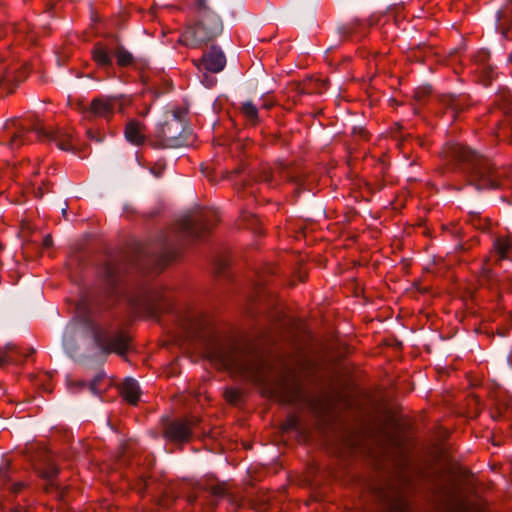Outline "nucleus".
<instances>
[{
    "instance_id": "423d86ee",
    "label": "nucleus",
    "mask_w": 512,
    "mask_h": 512,
    "mask_svg": "<svg viewBox=\"0 0 512 512\" xmlns=\"http://www.w3.org/2000/svg\"><path fill=\"white\" fill-rule=\"evenodd\" d=\"M5 133L8 137V145L15 149L27 142V135L33 131L40 139H50L56 142L57 146L64 151H70L72 145L70 143V136H65L59 133L46 131L43 127L36 124L25 125L18 120H9L6 122Z\"/></svg>"
},
{
    "instance_id": "a19ab883",
    "label": "nucleus",
    "mask_w": 512,
    "mask_h": 512,
    "mask_svg": "<svg viewBox=\"0 0 512 512\" xmlns=\"http://www.w3.org/2000/svg\"><path fill=\"white\" fill-rule=\"evenodd\" d=\"M62 214L65 216L67 214V209L66 208H63L62 209Z\"/></svg>"
},
{
    "instance_id": "6e6552de",
    "label": "nucleus",
    "mask_w": 512,
    "mask_h": 512,
    "mask_svg": "<svg viewBox=\"0 0 512 512\" xmlns=\"http://www.w3.org/2000/svg\"><path fill=\"white\" fill-rule=\"evenodd\" d=\"M135 301L142 305L154 319H158L162 313H169L173 310L171 300L161 289L145 290Z\"/></svg>"
},
{
    "instance_id": "bb28decb",
    "label": "nucleus",
    "mask_w": 512,
    "mask_h": 512,
    "mask_svg": "<svg viewBox=\"0 0 512 512\" xmlns=\"http://www.w3.org/2000/svg\"><path fill=\"white\" fill-rule=\"evenodd\" d=\"M104 377V373H98L89 384H87L86 382H81L80 385L83 387H88V389L94 395H97L102 391L101 382L103 381Z\"/></svg>"
},
{
    "instance_id": "7ed1b4c3",
    "label": "nucleus",
    "mask_w": 512,
    "mask_h": 512,
    "mask_svg": "<svg viewBox=\"0 0 512 512\" xmlns=\"http://www.w3.org/2000/svg\"><path fill=\"white\" fill-rule=\"evenodd\" d=\"M442 156L465 176L468 185L478 192L500 189L505 179L509 180L504 168L497 167L491 159L458 143H447Z\"/></svg>"
},
{
    "instance_id": "79ce46f5",
    "label": "nucleus",
    "mask_w": 512,
    "mask_h": 512,
    "mask_svg": "<svg viewBox=\"0 0 512 512\" xmlns=\"http://www.w3.org/2000/svg\"><path fill=\"white\" fill-rule=\"evenodd\" d=\"M195 500H196V496L190 499V501H195Z\"/></svg>"
},
{
    "instance_id": "c9c22d12",
    "label": "nucleus",
    "mask_w": 512,
    "mask_h": 512,
    "mask_svg": "<svg viewBox=\"0 0 512 512\" xmlns=\"http://www.w3.org/2000/svg\"><path fill=\"white\" fill-rule=\"evenodd\" d=\"M87 135L91 140L96 141L97 143H101L103 141V137L95 133L92 129L87 130Z\"/></svg>"
},
{
    "instance_id": "b1692460",
    "label": "nucleus",
    "mask_w": 512,
    "mask_h": 512,
    "mask_svg": "<svg viewBox=\"0 0 512 512\" xmlns=\"http://www.w3.org/2000/svg\"><path fill=\"white\" fill-rule=\"evenodd\" d=\"M114 57L116 58L117 65L120 67H127L134 63V56L122 45L114 49Z\"/></svg>"
},
{
    "instance_id": "1a4fd4ad",
    "label": "nucleus",
    "mask_w": 512,
    "mask_h": 512,
    "mask_svg": "<svg viewBox=\"0 0 512 512\" xmlns=\"http://www.w3.org/2000/svg\"><path fill=\"white\" fill-rule=\"evenodd\" d=\"M197 421L195 417L191 419H167L163 423V437L174 444L189 442L193 435L192 429Z\"/></svg>"
},
{
    "instance_id": "f03ea898",
    "label": "nucleus",
    "mask_w": 512,
    "mask_h": 512,
    "mask_svg": "<svg viewBox=\"0 0 512 512\" xmlns=\"http://www.w3.org/2000/svg\"><path fill=\"white\" fill-rule=\"evenodd\" d=\"M177 253L176 245L171 240L161 237L157 247L153 249L137 246L134 257L128 255L109 257L100 265L98 273L107 289L114 292L129 270H142L147 266H155L162 270L177 257Z\"/></svg>"
},
{
    "instance_id": "f3484780",
    "label": "nucleus",
    "mask_w": 512,
    "mask_h": 512,
    "mask_svg": "<svg viewBox=\"0 0 512 512\" xmlns=\"http://www.w3.org/2000/svg\"><path fill=\"white\" fill-rule=\"evenodd\" d=\"M512 28V0L507 2L496 12V29L506 36Z\"/></svg>"
},
{
    "instance_id": "cd10ccee",
    "label": "nucleus",
    "mask_w": 512,
    "mask_h": 512,
    "mask_svg": "<svg viewBox=\"0 0 512 512\" xmlns=\"http://www.w3.org/2000/svg\"><path fill=\"white\" fill-rule=\"evenodd\" d=\"M490 60V52L486 49H482L477 52L475 55V63L477 65V68L484 65H491L489 62Z\"/></svg>"
},
{
    "instance_id": "4c0bfd02",
    "label": "nucleus",
    "mask_w": 512,
    "mask_h": 512,
    "mask_svg": "<svg viewBox=\"0 0 512 512\" xmlns=\"http://www.w3.org/2000/svg\"><path fill=\"white\" fill-rule=\"evenodd\" d=\"M42 245L44 248H50L53 245V240L51 235H46L42 239Z\"/></svg>"
},
{
    "instance_id": "5701e85b",
    "label": "nucleus",
    "mask_w": 512,
    "mask_h": 512,
    "mask_svg": "<svg viewBox=\"0 0 512 512\" xmlns=\"http://www.w3.org/2000/svg\"><path fill=\"white\" fill-rule=\"evenodd\" d=\"M272 178H273V176H272L271 171L268 168H263L258 171L251 170L248 174V177L242 179L241 181L243 183V186L246 187V186L250 185V183L252 181H254V182L261 181V182L270 184L272 182Z\"/></svg>"
},
{
    "instance_id": "9b49d317",
    "label": "nucleus",
    "mask_w": 512,
    "mask_h": 512,
    "mask_svg": "<svg viewBox=\"0 0 512 512\" xmlns=\"http://www.w3.org/2000/svg\"><path fill=\"white\" fill-rule=\"evenodd\" d=\"M195 64L200 71L219 73L226 66V56L220 46L212 45Z\"/></svg>"
},
{
    "instance_id": "aec40b11",
    "label": "nucleus",
    "mask_w": 512,
    "mask_h": 512,
    "mask_svg": "<svg viewBox=\"0 0 512 512\" xmlns=\"http://www.w3.org/2000/svg\"><path fill=\"white\" fill-rule=\"evenodd\" d=\"M476 74L478 77V82L481 83L484 87L490 86L498 76L496 66L492 64L480 66L476 69Z\"/></svg>"
},
{
    "instance_id": "412c9836",
    "label": "nucleus",
    "mask_w": 512,
    "mask_h": 512,
    "mask_svg": "<svg viewBox=\"0 0 512 512\" xmlns=\"http://www.w3.org/2000/svg\"><path fill=\"white\" fill-rule=\"evenodd\" d=\"M124 134L127 141L132 144L140 145L144 142V136L140 131V124L135 120L127 123Z\"/></svg>"
},
{
    "instance_id": "e433bc0d",
    "label": "nucleus",
    "mask_w": 512,
    "mask_h": 512,
    "mask_svg": "<svg viewBox=\"0 0 512 512\" xmlns=\"http://www.w3.org/2000/svg\"><path fill=\"white\" fill-rule=\"evenodd\" d=\"M227 267V263L225 260L219 259L216 263V269L219 274H224L225 269Z\"/></svg>"
},
{
    "instance_id": "dca6fc26",
    "label": "nucleus",
    "mask_w": 512,
    "mask_h": 512,
    "mask_svg": "<svg viewBox=\"0 0 512 512\" xmlns=\"http://www.w3.org/2000/svg\"><path fill=\"white\" fill-rule=\"evenodd\" d=\"M199 491L207 492L214 499L223 498L226 495V485L213 476H205L196 483Z\"/></svg>"
},
{
    "instance_id": "6ab92c4d",
    "label": "nucleus",
    "mask_w": 512,
    "mask_h": 512,
    "mask_svg": "<svg viewBox=\"0 0 512 512\" xmlns=\"http://www.w3.org/2000/svg\"><path fill=\"white\" fill-rule=\"evenodd\" d=\"M140 386L139 383L133 378H126L122 385L123 397L133 405H136L140 398Z\"/></svg>"
},
{
    "instance_id": "0eeeda50",
    "label": "nucleus",
    "mask_w": 512,
    "mask_h": 512,
    "mask_svg": "<svg viewBox=\"0 0 512 512\" xmlns=\"http://www.w3.org/2000/svg\"><path fill=\"white\" fill-rule=\"evenodd\" d=\"M215 223L216 214L213 210H201L185 215L179 222V232L183 238L201 240Z\"/></svg>"
},
{
    "instance_id": "58836bf2",
    "label": "nucleus",
    "mask_w": 512,
    "mask_h": 512,
    "mask_svg": "<svg viewBox=\"0 0 512 512\" xmlns=\"http://www.w3.org/2000/svg\"><path fill=\"white\" fill-rule=\"evenodd\" d=\"M13 491L18 492L22 489L23 485L21 483H14L13 485Z\"/></svg>"
},
{
    "instance_id": "a211bd4d",
    "label": "nucleus",
    "mask_w": 512,
    "mask_h": 512,
    "mask_svg": "<svg viewBox=\"0 0 512 512\" xmlns=\"http://www.w3.org/2000/svg\"><path fill=\"white\" fill-rule=\"evenodd\" d=\"M496 264L502 260L512 261V238H496L493 243Z\"/></svg>"
},
{
    "instance_id": "f8f14e48",
    "label": "nucleus",
    "mask_w": 512,
    "mask_h": 512,
    "mask_svg": "<svg viewBox=\"0 0 512 512\" xmlns=\"http://www.w3.org/2000/svg\"><path fill=\"white\" fill-rule=\"evenodd\" d=\"M438 102L442 114L450 113V121H454L459 113L471 105L470 96L462 93L440 95Z\"/></svg>"
},
{
    "instance_id": "a878e982",
    "label": "nucleus",
    "mask_w": 512,
    "mask_h": 512,
    "mask_svg": "<svg viewBox=\"0 0 512 512\" xmlns=\"http://www.w3.org/2000/svg\"><path fill=\"white\" fill-rule=\"evenodd\" d=\"M479 211H471L467 215V221L476 229L486 231L489 228V220L483 219Z\"/></svg>"
},
{
    "instance_id": "f257e3e1",
    "label": "nucleus",
    "mask_w": 512,
    "mask_h": 512,
    "mask_svg": "<svg viewBox=\"0 0 512 512\" xmlns=\"http://www.w3.org/2000/svg\"><path fill=\"white\" fill-rule=\"evenodd\" d=\"M88 340L98 353L106 356L112 352L124 356L129 349V338L101 326L86 313L75 316L65 327L62 346L65 353L75 359L80 355L81 343Z\"/></svg>"
},
{
    "instance_id": "c756f323",
    "label": "nucleus",
    "mask_w": 512,
    "mask_h": 512,
    "mask_svg": "<svg viewBox=\"0 0 512 512\" xmlns=\"http://www.w3.org/2000/svg\"><path fill=\"white\" fill-rule=\"evenodd\" d=\"M357 25L358 21L347 23L345 25L340 26L338 28V32L342 37H349L352 33L355 32Z\"/></svg>"
},
{
    "instance_id": "4be33fe9",
    "label": "nucleus",
    "mask_w": 512,
    "mask_h": 512,
    "mask_svg": "<svg viewBox=\"0 0 512 512\" xmlns=\"http://www.w3.org/2000/svg\"><path fill=\"white\" fill-rule=\"evenodd\" d=\"M487 281L499 289L512 291V275H505L502 277L497 276L492 270H486Z\"/></svg>"
},
{
    "instance_id": "ddd939ff",
    "label": "nucleus",
    "mask_w": 512,
    "mask_h": 512,
    "mask_svg": "<svg viewBox=\"0 0 512 512\" xmlns=\"http://www.w3.org/2000/svg\"><path fill=\"white\" fill-rule=\"evenodd\" d=\"M123 108L122 96L121 97H96L91 101L90 107L87 112L92 116L108 118L116 111H121Z\"/></svg>"
},
{
    "instance_id": "c85d7f7f",
    "label": "nucleus",
    "mask_w": 512,
    "mask_h": 512,
    "mask_svg": "<svg viewBox=\"0 0 512 512\" xmlns=\"http://www.w3.org/2000/svg\"><path fill=\"white\" fill-rule=\"evenodd\" d=\"M10 481L9 463L2 460L0 463V484H5Z\"/></svg>"
},
{
    "instance_id": "9d476101",
    "label": "nucleus",
    "mask_w": 512,
    "mask_h": 512,
    "mask_svg": "<svg viewBox=\"0 0 512 512\" xmlns=\"http://www.w3.org/2000/svg\"><path fill=\"white\" fill-rule=\"evenodd\" d=\"M36 469L45 481L44 490L55 498L64 500L66 487L56 479L59 469L50 456L47 455L44 460H41Z\"/></svg>"
},
{
    "instance_id": "7c9ffc66",
    "label": "nucleus",
    "mask_w": 512,
    "mask_h": 512,
    "mask_svg": "<svg viewBox=\"0 0 512 512\" xmlns=\"http://www.w3.org/2000/svg\"><path fill=\"white\" fill-rule=\"evenodd\" d=\"M284 177L287 181L296 185V189L298 190L304 183V178L301 175H295L290 171L284 172Z\"/></svg>"
},
{
    "instance_id": "4468645a",
    "label": "nucleus",
    "mask_w": 512,
    "mask_h": 512,
    "mask_svg": "<svg viewBox=\"0 0 512 512\" xmlns=\"http://www.w3.org/2000/svg\"><path fill=\"white\" fill-rule=\"evenodd\" d=\"M92 59L97 67L103 70L108 75L114 74V49L109 48L107 45L98 42L91 51Z\"/></svg>"
},
{
    "instance_id": "2f4dec72",
    "label": "nucleus",
    "mask_w": 512,
    "mask_h": 512,
    "mask_svg": "<svg viewBox=\"0 0 512 512\" xmlns=\"http://www.w3.org/2000/svg\"><path fill=\"white\" fill-rule=\"evenodd\" d=\"M500 101H502L507 107L512 110V93L510 91H504L498 95Z\"/></svg>"
},
{
    "instance_id": "ea45409f",
    "label": "nucleus",
    "mask_w": 512,
    "mask_h": 512,
    "mask_svg": "<svg viewBox=\"0 0 512 512\" xmlns=\"http://www.w3.org/2000/svg\"><path fill=\"white\" fill-rule=\"evenodd\" d=\"M151 172L156 176V177H161V172L160 171H157V173L152 169Z\"/></svg>"
},
{
    "instance_id": "20e7f679",
    "label": "nucleus",
    "mask_w": 512,
    "mask_h": 512,
    "mask_svg": "<svg viewBox=\"0 0 512 512\" xmlns=\"http://www.w3.org/2000/svg\"><path fill=\"white\" fill-rule=\"evenodd\" d=\"M196 20L182 33L180 41L192 48L214 41L223 32V21L206 0H195Z\"/></svg>"
},
{
    "instance_id": "2eb2a0df",
    "label": "nucleus",
    "mask_w": 512,
    "mask_h": 512,
    "mask_svg": "<svg viewBox=\"0 0 512 512\" xmlns=\"http://www.w3.org/2000/svg\"><path fill=\"white\" fill-rule=\"evenodd\" d=\"M34 353V349H29V353H25L22 349L18 348L12 343H8L0 348V367L6 364H20L22 363L29 354Z\"/></svg>"
},
{
    "instance_id": "f704fd0d",
    "label": "nucleus",
    "mask_w": 512,
    "mask_h": 512,
    "mask_svg": "<svg viewBox=\"0 0 512 512\" xmlns=\"http://www.w3.org/2000/svg\"><path fill=\"white\" fill-rule=\"evenodd\" d=\"M204 72V76L202 79V82L205 84L206 87H213L216 83V78L209 76L207 72Z\"/></svg>"
},
{
    "instance_id": "393cba45",
    "label": "nucleus",
    "mask_w": 512,
    "mask_h": 512,
    "mask_svg": "<svg viewBox=\"0 0 512 512\" xmlns=\"http://www.w3.org/2000/svg\"><path fill=\"white\" fill-rule=\"evenodd\" d=\"M240 111L243 114V116L245 117V119L248 122H250L251 124L255 125L258 122V120H259L258 109L253 104L252 101L243 102L240 106Z\"/></svg>"
},
{
    "instance_id": "473e14b6",
    "label": "nucleus",
    "mask_w": 512,
    "mask_h": 512,
    "mask_svg": "<svg viewBox=\"0 0 512 512\" xmlns=\"http://www.w3.org/2000/svg\"><path fill=\"white\" fill-rule=\"evenodd\" d=\"M50 186H51V183L49 181H45L42 183V186H39L36 190H35V196L37 198H42L45 194V192H50Z\"/></svg>"
},
{
    "instance_id": "72a5a7b5",
    "label": "nucleus",
    "mask_w": 512,
    "mask_h": 512,
    "mask_svg": "<svg viewBox=\"0 0 512 512\" xmlns=\"http://www.w3.org/2000/svg\"><path fill=\"white\" fill-rule=\"evenodd\" d=\"M12 80V76L9 72L5 71L4 73L0 74L1 87H9V85L12 83Z\"/></svg>"
},
{
    "instance_id": "39448f33",
    "label": "nucleus",
    "mask_w": 512,
    "mask_h": 512,
    "mask_svg": "<svg viewBox=\"0 0 512 512\" xmlns=\"http://www.w3.org/2000/svg\"><path fill=\"white\" fill-rule=\"evenodd\" d=\"M157 141L155 148H179L189 143L191 131L187 127L184 113L174 110L167 119L160 124L155 132Z\"/></svg>"
}]
</instances>
